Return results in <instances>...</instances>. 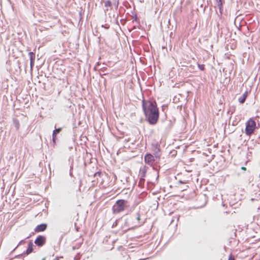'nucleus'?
Returning a JSON list of instances; mask_svg holds the SVG:
<instances>
[{
  "label": "nucleus",
  "mask_w": 260,
  "mask_h": 260,
  "mask_svg": "<svg viewBox=\"0 0 260 260\" xmlns=\"http://www.w3.org/2000/svg\"><path fill=\"white\" fill-rule=\"evenodd\" d=\"M198 67L201 71H204L205 69V66L204 64H198Z\"/></svg>",
  "instance_id": "f3484780"
},
{
  "label": "nucleus",
  "mask_w": 260,
  "mask_h": 260,
  "mask_svg": "<svg viewBox=\"0 0 260 260\" xmlns=\"http://www.w3.org/2000/svg\"><path fill=\"white\" fill-rule=\"evenodd\" d=\"M134 225L136 227H139L143 225L144 223V221H141L140 218V214L139 213H137L136 215L134 217Z\"/></svg>",
  "instance_id": "39448f33"
},
{
  "label": "nucleus",
  "mask_w": 260,
  "mask_h": 260,
  "mask_svg": "<svg viewBox=\"0 0 260 260\" xmlns=\"http://www.w3.org/2000/svg\"><path fill=\"white\" fill-rule=\"evenodd\" d=\"M56 134H54V131H53L52 138L56 137Z\"/></svg>",
  "instance_id": "b1692460"
},
{
  "label": "nucleus",
  "mask_w": 260,
  "mask_h": 260,
  "mask_svg": "<svg viewBox=\"0 0 260 260\" xmlns=\"http://www.w3.org/2000/svg\"><path fill=\"white\" fill-rule=\"evenodd\" d=\"M47 225L45 223L39 224L36 227L35 231L36 232H43L47 229Z\"/></svg>",
  "instance_id": "0eeeda50"
},
{
  "label": "nucleus",
  "mask_w": 260,
  "mask_h": 260,
  "mask_svg": "<svg viewBox=\"0 0 260 260\" xmlns=\"http://www.w3.org/2000/svg\"><path fill=\"white\" fill-rule=\"evenodd\" d=\"M178 183H181V184H185L186 183V181H182V180H179L178 181Z\"/></svg>",
  "instance_id": "412c9836"
},
{
  "label": "nucleus",
  "mask_w": 260,
  "mask_h": 260,
  "mask_svg": "<svg viewBox=\"0 0 260 260\" xmlns=\"http://www.w3.org/2000/svg\"><path fill=\"white\" fill-rule=\"evenodd\" d=\"M242 170H246V168L243 167H242Z\"/></svg>",
  "instance_id": "a878e982"
},
{
  "label": "nucleus",
  "mask_w": 260,
  "mask_h": 260,
  "mask_svg": "<svg viewBox=\"0 0 260 260\" xmlns=\"http://www.w3.org/2000/svg\"><path fill=\"white\" fill-rule=\"evenodd\" d=\"M146 170H142L141 172V178H144V177L146 176Z\"/></svg>",
  "instance_id": "2eb2a0df"
},
{
  "label": "nucleus",
  "mask_w": 260,
  "mask_h": 260,
  "mask_svg": "<svg viewBox=\"0 0 260 260\" xmlns=\"http://www.w3.org/2000/svg\"><path fill=\"white\" fill-rule=\"evenodd\" d=\"M128 202L124 200H119L113 206V213L117 214L124 211L127 207Z\"/></svg>",
  "instance_id": "f03ea898"
},
{
  "label": "nucleus",
  "mask_w": 260,
  "mask_h": 260,
  "mask_svg": "<svg viewBox=\"0 0 260 260\" xmlns=\"http://www.w3.org/2000/svg\"><path fill=\"white\" fill-rule=\"evenodd\" d=\"M62 130V128L61 127L55 128L54 131V134H56V135L58 133H59Z\"/></svg>",
  "instance_id": "4468645a"
},
{
  "label": "nucleus",
  "mask_w": 260,
  "mask_h": 260,
  "mask_svg": "<svg viewBox=\"0 0 260 260\" xmlns=\"http://www.w3.org/2000/svg\"><path fill=\"white\" fill-rule=\"evenodd\" d=\"M142 108L148 123L151 125L156 124L159 118V111L156 103L144 100Z\"/></svg>",
  "instance_id": "f257e3e1"
},
{
  "label": "nucleus",
  "mask_w": 260,
  "mask_h": 260,
  "mask_svg": "<svg viewBox=\"0 0 260 260\" xmlns=\"http://www.w3.org/2000/svg\"><path fill=\"white\" fill-rule=\"evenodd\" d=\"M29 58H30V69H32V67L34 65L35 63V53H34L33 52H30L28 53Z\"/></svg>",
  "instance_id": "6e6552de"
},
{
  "label": "nucleus",
  "mask_w": 260,
  "mask_h": 260,
  "mask_svg": "<svg viewBox=\"0 0 260 260\" xmlns=\"http://www.w3.org/2000/svg\"><path fill=\"white\" fill-rule=\"evenodd\" d=\"M256 128V122L250 118L246 123L245 134L247 136L251 135Z\"/></svg>",
  "instance_id": "7ed1b4c3"
},
{
  "label": "nucleus",
  "mask_w": 260,
  "mask_h": 260,
  "mask_svg": "<svg viewBox=\"0 0 260 260\" xmlns=\"http://www.w3.org/2000/svg\"><path fill=\"white\" fill-rule=\"evenodd\" d=\"M248 92L246 91L238 99L239 102L243 104L245 102L247 96Z\"/></svg>",
  "instance_id": "1a4fd4ad"
},
{
  "label": "nucleus",
  "mask_w": 260,
  "mask_h": 260,
  "mask_svg": "<svg viewBox=\"0 0 260 260\" xmlns=\"http://www.w3.org/2000/svg\"><path fill=\"white\" fill-rule=\"evenodd\" d=\"M145 182V179L143 178H140L139 182V185H141L144 183Z\"/></svg>",
  "instance_id": "dca6fc26"
},
{
  "label": "nucleus",
  "mask_w": 260,
  "mask_h": 260,
  "mask_svg": "<svg viewBox=\"0 0 260 260\" xmlns=\"http://www.w3.org/2000/svg\"><path fill=\"white\" fill-rule=\"evenodd\" d=\"M101 175V173L100 172H96L95 173H94V177H96L97 176H100Z\"/></svg>",
  "instance_id": "6ab92c4d"
},
{
  "label": "nucleus",
  "mask_w": 260,
  "mask_h": 260,
  "mask_svg": "<svg viewBox=\"0 0 260 260\" xmlns=\"http://www.w3.org/2000/svg\"><path fill=\"white\" fill-rule=\"evenodd\" d=\"M228 260H235V259L234 257L232 256V255H230V256L229 257Z\"/></svg>",
  "instance_id": "4be33fe9"
},
{
  "label": "nucleus",
  "mask_w": 260,
  "mask_h": 260,
  "mask_svg": "<svg viewBox=\"0 0 260 260\" xmlns=\"http://www.w3.org/2000/svg\"><path fill=\"white\" fill-rule=\"evenodd\" d=\"M25 243V241H24V240H21V241L19 242V243L18 245L17 246V247L14 249V250H15V249H16V248H17L19 245H21V244H23V243Z\"/></svg>",
  "instance_id": "a211bd4d"
},
{
  "label": "nucleus",
  "mask_w": 260,
  "mask_h": 260,
  "mask_svg": "<svg viewBox=\"0 0 260 260\" xmlns=\"http://www.w3.org/2000/svg\"><path fill=\"white\" fill-rule=\"evenodd\" d=\"M34 244L32 242H29L28 243V246L26 250L25 253L29 254L33 251Z\"/></svg>",
  "instance_id": "9d476101"
},
{
  "label": "nucleus",
  "mask_w": 260,
  "mask_h": 260,
  "mask_svg": "<svg viewBox=\"0 0 260 260\" xmlns=\"http://www.w3.org/2000/svg\"><path fill=\"white\" fill-rule=\"evenodd\" d=\"M118 1L117 2L116 4L115 5V7H116V8L117 9L118 8Z\"/></svg>",
  "instance_id": "393cba45"
},
{
  "label": "nucleus",
  "mask_w": 260,
  "mask_h": 260,
  "mask_svg": "<svg viewBox=\"0 0 260 260\" xmlns=\"http://www.w3.org/2000/svg\"><path fill=\"white\" fill-rule=\"evenodd\" d=\"M144 161L148 165L152 166L155 161V157L150 153H147L144 156Z\"/></svg>",
  "instance_id": "20e7f679"
},
{
  "label": "nucleus",
  "mask_w": 260,
  "mask_h": 260,
  "mask_svg": "<svg viewBox=\"0 0 260 260\" xmlns=\"http://www.w3.org/2000/svg\"><path fill=\"white\" fill-rule=\"evenodd\" d=\"M155 157L156 158H159L160 156V150L159 148H156L154 152Z\"/></svg>",
  "instance_id": "ddd939ff"
},
{
  "label": "nucleus",
  "mask_w": 260,
  "mask_h": 260,
  "mask_svg": "<svg viewBox=\"0 0 260 260\" xmlns=\"http://www.w3.org/2000/svg\"><path fill=\"white\" fill-rule=\"evenodd\" d=\"M224 3V0H217V6L219 8V11H220V13H221V10L222 9V5Z\"/></svg>",
  "instance_id": "f8f14e48"
},
{
  "label": "nucleus",
  "mask_w": 260,
  "mask_h": 260,
  "mask_svg": "<svg viewBox=\"0 0 260 260\" xmlns=\"http://www.w3.org/2000/svg\"><path fill=\"white\" fill-rule=\"evenodd\" d=\"M15 125H16V127L17 128V129H18L19 128V123H18V121H15Z\"/></svg>",
  "instance_id": "aec40b11"
},
{
  "label": "nucleus",
  "mask_w": 260,
  "mask_h": 260,
  "mask_svg": "<svg viewBox=\"0 0 260 260\" xmlns=\"http://www.w3.org/2000/svg\"><path fill=\"white\" fill-rule=\"evenodd\" d=\"M46 242V238L43 236H39L35 241V243L38 246H43Z\"/></svg>",
  "instance_id": "423d86ee"
},
{
  "label": "nucleus",
  "mask_w": 260,
  "mask_h": 260,
  "mask_svg": "<svg viewBox=\"0 0 260 260\" xmlns=\"http://www.w3.org/2000/svg\"><path fill=\"white\" fill-rule=\"evenodd\" d=\"M56 137H53L52 138V141H53V143L55 144L56 143Z\"/></svg>",
  "instance_id": "5701e85b"
},
{
  "label": "nucleus",
  "mask_w": 260,
  "mask_h": 260,
  "mask_svg": "<svg viewBox=\"0 0 260 260\" xmlns=\"http://www.w3.org/2000/svg\"><path fill=\"white\" fill-rule=\"evenodd\" d=\"M105 7L106 8L105 11H108L109 10L108 8L112 9V3L110 1H107L105 2Z\"/></svg>",
  "instance_id": "9b49d317"
}]
</instances>
